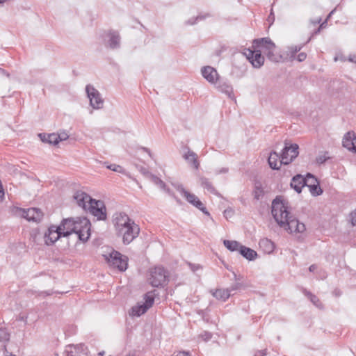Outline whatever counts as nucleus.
Returning <instances> with one entry per match:
<instances>
[{"label":"nucleus","instance_id":"obj_35","mask_svg":"<svg viewBox=\"0 0 356 356\" xmlns=\"http://www.w3.org/2000/svg\"><path fill=\"white\" fill-rule=\"evenodd\" d=\"M309 188L310 193L314 196L319 195L323 193V191L318 185V182L315 185L310 186Z\"/></svg>","mask_w":356,"mask_h":356},{"label":"nucleus","instance_id":"obj_50","mask_svg":"<svg viewBox=\"0 0 356 356\" xmlns=\"http://www.w3.org/2000/svg\"><path fill=\"white\" fill-rule=\"evenodd\" d=\"M266 353L264 351H258L255 353L254 356H265Z\"/></svg>","mask_w":356,"mask_h":356},{"label":"nucleus","instance_id":"obj_21","mask_svg":"<svg viewBox=\"0 0 356 356\" xmlns=\"http://www.w3.org/2000/svg\"><path fill=\"white\" fill-rule=\"evenodd\" d=\"M69 347L73 349L68 351L67 356H88L87 348L83 344Z\"/></svg>","mask_w":356,"mask_h":356},{"label":"nucleus","instance_id":"obj_26","mask_svg":"<svg viewBox=\"0 0 356 356\" xmlns=\"http://www.w3.org/2000/svg\"><path fill=\"white\" fill-rule=\"evenodd\" d=\"M213 296H214L216 299L225 301L230 296V290L229 289H216V291H211Z\"/></svg>","mask_w":356,"mask_h":356},{"label":"nucleus","instance_id":"obj_4","mask_svg":"<svg viewBox=\"0 0 356 356\" xmlns=\"http://www.w3.org/2000/svg\"><path fill=\"white\" fill-rule=\"evenodd\" d=\"M252 48H257L259 51L266 55L268 58L273 62H277L280 58L275 51V44L268 38L256 39L253 41Z\"/></svg>","mask_w":356,"mask_h":356},{"label":"nucleus","instance_id":"obj_41","mask_svg":"<svg viewBox=\"0 0 356 356\" xmlns=\"http://www.w3.org/2000/svg\"><path fill=\"white\" fill-rule=\"evenodd\" d=\"M229 171V169L227 168H221L220 169H218L216 170V175H220V174H225V173H227Z\"/></svg>","mask_w":356,"mask_h":356},{"label":"nucleus","instance_id":"obj_24","mask_svg":"<svg viewBox=\"0 0 356 356\" xmlns=\"http://www.w3.org/2000/svg\"><path fill=\"white\" fill-rule=\"evenodd\" d=\"M199 182L202 187H203L204 189H207V191L212 194H214L217 196H219L220 194L217 191V190L215 188V187L213 186L211 181L204 177H201L199 179Z\"/></svg>","mask_w":356,"mask_h":356},{"label":"nucleus","instance_id":"obj_9","mask_svg":"<svg viewBox=\"0 0 356 356\" xmlns=\"http://www.w3.org/2000/svg\"><path fill=\"white\" fill-rule=\"evenodd\" d=\"M13 212L19 216H21L29 221L39 222L42 220L43 214L42 211L36 208H29L24 209L19 207H14Z\"/></svg>","mask_w":356,"mask_h":356},{"label":"nucleus","instance_id":"obj_19","mask_svg":"<svg viewBox=\"0 0 356 356\" xmlns=\"http://www.w3.org/2000/svg\"><path fill=\"white\" fill-rule=\"evenodd\" d=\"M73 218L64 219L60 225L58 226L60 231H62L63 236H67L73 233Z\"/></svg>","mask_w":356,"mask_h":356},{"label":"nucleus","instance_id":"obj_40","mask_svg":"<svg viewBox=\"0 0 356 356\" xmlns=\"http://www.w3.org/2000/svg\"><path fill=\"white\" fill-rule=\"evenodd\" d=\"M200 337L205 341H209L211 338V334L209 332H205L204 334L200 335Z\"/></svg>","mask_w":356,"mask_h":356},{"label":"nucleus","instance_id":"obj_30","mask_svg":"<svg viewBox=\"0 0 356 356\" xmlns=\"http://www.w3.org/2000/svg\"><path fill=\"white\" fill-rule=\"evenodd\" d=\"M305 181V186L309 188L312 186L318 183L317 179L311 174L308 173L306 177H304Z\"/></svg>","mask_w":356,"mask_h":356},{"label":"nucleus","instance_id":"obj_3","mask_svg":"<svg viewBox=\"0 0 356 356\" xmlns=\"http://www.w3.org/2000/svg\"><path fill=\"white\" fill-rule=\"evenodd\" d=\"M73 197L79 207L89 211L98 220L106 218V208L103 202L93 200L89 195L81 191H76Z\"/></svg>","mask_w":356,"mask_h":356},{"label":"nucleus","instance_id":"obj_34","mask_svg":"<svg viewBox=\"0 0 356 356\" xmlns=\"http://www.w3.org/2000/svg\"><path fill=\"white\" fill-rule=\"evenodd\" d=\"M104 165L106 168L120 173H124V170L123 168L117 164H108L107 163H104Z\"/></svg>","mask_w":356,"mask_h":356},{"label":"nucleus","instance_id":"obj_60","mask_svg":"<svg viewBox=\"0 0 356 356\" xmlns=\"http://www.w3.org/2000/svg\"><path fill=\"white\" fill-rule=\"evenodd\" d=\"M7 356H15V355H13V354H10L9 355H7Z\"/></svg>","mask_w":356,"mask_h":356},{"label":"nucleus","instance_id":"obj_28","mask_svg":"<svg viewBox=\"0 0 356 356\" xmlns=\"http://www.w3.org/2000/svg\"><path fill=\"white\" fill-rule=\"evenodd\" d=\"M259 245L265 249V251L270 253L273 251L275 248L274 243L268 238L261 239L259 241Z\"/></svg>","mask_w":356,"mask_h":356},{"label":"nucleus","instance_id":"obj_27","mask_svg":"<svg viewBox=\"0 0 356 356\" xmlns=\"http://www.w3.org/2000/svg\"><path fill=\"white\" fill-rule=\"evenodd\" d=\"M41 140L43 142L48 143L49 144L56 145L59 143V136L56 134H39Z\"/></svg>","mask_w":356,"mask_h":356},{"label":"nucleus","instance_id":"obj_16","mask_svg":"<svg viewBox=\"0 0 356 356\" xmlns=\"http://www.w3.org/2000/svg\"><path fill=\"white\" fill-rule=\"evenodd\" d=\"M202 74L204 78L211 83H215L218 79V74L216 69L211 66L202 68Z\"/></svg>","mask_w":356,"mask_h":356},{"label":"nucleus","instance_id":"obj_42","mask_svg":"<svg viewBox=\"0 0 356 356\" xmlns=\"http://www.w3.org/2000/svg\"><path fill=\"white\" fill-rule=\"evenodd\" d=\"M306 58H307V54L304 52H301L298 55L297 60L299 62H302V61L305 60L306 59Z\"/></svg>","mask_w":356,"mask_h":356},{"label":"nucleus","instance_id":"obj_17","mask_svg":"<svg viewBox=\"0 0 356 356\" xmlns=\"http://www.w3.org/2000/svg\"><path fill=\"white\" fill-rule=\"evenodd\" d=\"M343 146L350 151L355 149L356 143V134L354 131L347 132L343 138Z\"/></svg>","mask_w":356,"mask_h":356},{"label":"nucleus","instance_id":"obj_6","mask_svg":"<svg viewBox=\"0 0 356 356\" xmlns=\"http://www.w3.org/2000/svg\"><path fill=\"white\" fill-rule=\"evenodd\" d=\"M168 273L161 266H156L150 269L147 280L153 287L161 286L166 282Z\"/></svg>","mask_w":356,"mask_h":356},{"label":"nucleus","instance_id":"obj_58","mask_svg":"<svg viewBox=\"0 0 356 356\" xmlns=\"http://www.w3.org/2000/svg\"><path fill=\"white\" fill-rule=\"evenodd\" d=\"M271 15H272V13H270V16H268V18H269V19H272Z\"/></svg>","mask_w":356,"mask_h":356},{"label":"nucleus","instance_id":"obj_37","mask_svg":"<svg viewBox=\"0 0 356 356\" xmlns=\"http://www.w3.org/2000/svg\"><path fill=\"white\" fill-rule=\"evenodd\" d=\"M10 335L5 329H0V341H8Z\"/></svg>","mask_w":356,"mask_h":356},{"label":"nucleus","instance_id":"obj_11","mask_svg":"<svg viewBox=\"0 0 356 356\" xmlns=\"http://www.w3.org/2000/svg\"><path fill=\"white\" fill-rule=\"evenodd\" d=\"M86 92L90 100V105L94 109H100L103 107L104 99H102L99 92L92 85H87Z\"/></svg>","mask_w":356,"mask_h":356},{"label":"nucleus","instance_id":"obj_18","mask_svg":"<svg viewBox=\"0 0 356 356\" xmlns=\"http://www.w3.org/2000/svg\"><path fill=\"white\" fill-rule=\"evenodd\" d=\"M151 181L158 186L161 189L163 190L166 193H168L170 195L172 196L177 204H181V201L180 199L177 198L173 193H171L169 188H167L165 184L159 177L155 175H152L150 176Z\"/></svg>","mask_w":356,"mask_h":356},{"label":"nucleus","instance_id":"obj_59","mask_svg":"<svg viewBox=\"0 0 356 356\" xmlns=\"http://www.w3.org/2000/svg\"><path fill=\"white\" fill-rule=\"evenodd\" d=\"M271 15H272V13H270V16H268V18H269V19H272Z\"/></svg>","mask_w":356,"mask_h":356},{"label":"nucleus","instance_id":"obj_13","mask_svg":"<svg viewBox=\"0 0 356 356\" xmlns=\"http://www.w3.org/2000/svg\"><path fill=\"white\" fill-rule=\"evenodd\" d=\"M261 53L257 48H253V50L248 49L245 53L247 58L256 68L261 67L264 63V57L261 56Z\"/></svg>","mask_w":356,"mask_h":356},{"label":"nucleus","instance_id":"obj_1","mask_svg":"<svg viewBox=\"0 0 356 356\" xmlns=\"http://www.w3.org/2000/svg\"><path fill=\"white\" fill-rule=\"evenodd\" d=\"M271 212L280 227L289 233H302L305 230V225L291 215L288 210V202L281 197L273 201Z\"/></svg>","mask_w":356,"mask_h":356},{"label":"nucleus","instance_id":"obj_39","mask_svg":"<svg viewBox=\"0 0 356 356\" xmlns=\"http://www.w3.org/2000/svg\"><path fill=\"white\" fill-rule=\"evenodd\" d=\"M59 136V141L65 140L68 138L69 136L66 132H62L59 134H57Z\"/></svg>","mask_w":356,"mask_h":356},{"label":"nucleus","instance_id":"obj_29","mask_svg":"<svg viewBox=\"0 0 356 356\" xmlns=\"http://www.w3.org/2000/svg\"><path fill=\"white\" fill-rule=\"evenodd\" d=\"M223 243L225 246L231 251L239 250L240 247L242 246L236 241L224 240Z\"/></svg>","mask_w":356,"mask_h":356},{"label":"nucleus","instance_id":"obj_36","mask_svg":"<svg viewBox=\"0 0 356 356\" xmlns=\"http://www.w3.org/2000/svg\"><path fill=\"white\" fill-rule=\"evenodd\" d=\"M302 45H292L288 47V55L293 57L298 51L302 49Z\"/></svg>","mask_w":356,"mask_h":356},{"label":"nucleus","instance_id":"obj_31","mask_svg":"<svg viewBox=\"0 0 356 356\" xmlns=\"http://www.w3.org/2000/svg\"><path fill=\"white\" fill-rule=\"evenodd\" d=\"M253 195L256 200H259L264 195V191L261 184H256Z\"/></svg>","mask_w":356,"mask_h":356},{"label":"nucleus","instance_id":"obj_12","mask_svg":"<svg viewBox=\"0 0 356 356\" xmlns=\"http://www.w3.org/2000/svg\"><path fill=\"white\" fill-rule=\"evenodd\" d=\"M298 145L297 144H292L288 145L285 143V147L281 154V163L288 165L293 161L298 155Z\"/></svg>","mask_w":356,"mask_h":356},{"label":"nucleus","instance_id":"obj_56","mask_svg":"<svg viewBox=\"0 0 356 356\" xmlns=\"http://www.w3.org/2000/svg\"><path fill=\"white\" fill-rule=\"evenodd\" d=\"M104 351H103V352L99 353V355H100L101 356H103V355H104Z\"/></svg>","mask_w":356,"mask_h":356},{"label":"nucleus","instance_id":"obj_57","mask_svg":"<svg viewBox=\"0 0 356 356\" xmlns=\"http://www.w3.org/2000/svg\"><path fill=\"white\" fill-rule=\"evenodd\" d=\"M353 152L356 153V146H355V149H353Z\"/></svg>","mask_w":356,"mask_h":356},{"label":"nucleus","instance_id":"obj_32","mask_svg":"<svg viewBox=\"0 0 356 356\" xmlns=\"http://www.w3.org/2000/svg\"><path fill=\"white\" fill-rule=\"evenodd\" d=\"M304 293L305 296H307L308 298H309L310 300L313 302L314 305H316L317 307H321V303L319 301L318 298L312 294L310 292L305 290Z\"/></svg>","mask_w":356,"mask_h":356},{"label":"nucleus","instance_id":"obj_33","mask_svg":"<svg viewBox=\"0 0 356 356\" xmlns=\"http://www.w3.org/2000/svg\"><path fill=\"white\" fill-rule=\"evenodd\" d=\"M329 152H323L320 153L316 159V161L318 164H323L327 160L330 159Z\"/></svg>","mask_w":356,"mask_h":356},{"label":"nucleus","instance_id":"obj_62","mask_svg":"<svg viewBox=\"0 0 356 356\" xmlns=\"http://www.w3.org/2000/svg\"><path fill=\"white\" fill-rule=\"evenodd\" d=\"M2 184L1 181L0 180V185Z\"/></svg>","mask_w":356,"mask_h":356},{"label":"nucleus","instance_id":"obj_53","mask_svg":"<svg viewBox=\"0 0 356 356\" xmlns=\"http://www.w3.org/2000/svg\"><path fill=\"white\" fill-rule=\"evenodd\" d=\"M316 268V266L312 265V266H310L309 269V271L313 272Z\"/></svg>","mask_w":356,"mask_h":356},{"label":"nucleus","instance_id":"obj_8","mask_svg":"<svg viewBox=\"0 0 356 356\" xmlns=\"http://www.w3.org/2000/svg\"><path fill=\"white\" fill-rule=\"evenodd\" d=\"M144 299L145 302H138L137 305L131 307L129 312V316L132 317H139L153 305L154 298L152 294H146Z\"/></svg>","mask_w":356,"mask_h":356},{"label":"nucleus","instance_id":"obj_43","mask_svg":"<svg viewBox=\"0 0 356 356\" xmlns=\"http://www.w3.org/2000/svg\"><path fill=\"white\" fill-rule=\"evenodd\" d=\"M204 18V16L199 15V16L196 17L195 20L193 19V21H192V19H189L187 22V24L193 25V24H194L195 23L196 20L202 19Z\"/></svg>","mask_w":356,"mask_h":356},{"label":"nucleus","instance_id":"obj_46","mask_svg":"<svg viewBox=\"0 0 356 356\" xmlns=\"http://www.w3.org/2000/svg\"><path fill=\"white\" fill-rule=\"evenodd\" d=\"M4 191L2 184L0 185V200H2L4 198Z\"/></svg>","mask_w":356,"mask_h":356},{"label":"nucleus","instance_id":"obj_55","mask_svg":"<svg viewBox=\"0 0 356 356\" xmlns=\"http://www.w3.org/2000/svg\"><path fill=\"white\" fill-rule=\"evenodd\" d=\"M8 0H0V4H3V3L8 1Z\"/></svg>","mask_w":356,"mask_h":356},{"label":"nucleus","instance_id":"obj_38","mask_svg":"<svg viewBox=\"0 0 356 356\" xmlns=\"http://www.w3.org/2000/svg\"><path fill=\"white\" fill-rule=\"evenodd\" d=\"M350 218L351 224L356 226V209L350 213Z\"/></svg>","mask_w":356,"mask_h":356},{"label":"nucleus","instance_id":"obj_5","mask_svg":"<svg viewBox=\"0 0 356 356\" xmlns=\"http://www.w3.org/2000/svg\"><path fill=\"white\" fill-rule=\"evenodd\" d=\"M73 233L76 234L81 241H86L90 235V222L85 217L74 219Z\"/></svg>","mask_w":356,"mask_h":356},{"label":"nucleus","instance_id":"obj_54","mask_svg":"<svg viewBox=\"0 0 356 356\" xmlns=\"http://www.w3.org/2000/svg\"><path fill=\"white\" fill-rule=\"evenodd\" d=\"M323 24H324V23L321 24L320 25V26L318 27V29H317V30L314 33V34H316V33H318V32H320V30H321V29L323 27Z\"/></svg>","mask_w":356,"mask_h":356},{"label":"nucleus","instance_id":"obj_22","mask_svg":"<svg viewBox=\"0 0 356 356\" xmlns=\"http://www.w3.org/2000/svg\"><path fill=\"white\" fill-rule=\"evenodd\" d=\"M268 161L270 167L273 170H279L282 164L281 163V156L275 152H270Z\"/></svg>","mask_w":356,"mask_h":356},{"label":"nucleus","instance_id":"obj_25","mask_svg":"<svg viewBox=\"0 0 356 356\" xmlns=\"http://www.w3.org/2000/svg\"><path fill=\"white\" fill-rule=\"evenodd\" d=\"M239 252L243 257L250 261L255 259L257 256L256 251L243 245L240 247Z\"/></svg>","mask_w":356,"mask_h":356},{"label":"nucleus","instance_id":"obj_7","mask_svg":"<svg viewBox=\"0 0 356 356\" xmlns=\"http://www.w3.org/2000/svg\"><path fill=\"white\" fill-rule=\"evenodd\" d=\"M108 265L120 271H124L127 268L128 258L117 251H112L109 255L106 256Z\"/></svg>","mask_w":356,"mask_h":356},{"label":"nucleus","instance_id":"obj_14","mask_svg":"<svg viewBox=\"0 0 356 356\" xmlns=\"http://www.w3.org/2000/svg\"><path fill=\"white\" fill-rule=\"evenodd\" d=\"M63 236L62 231L58 227L52 225L49 227L44 233V241L48 245L54 244L60 237Z\"/></svg>","mask_w":356,"mask_h":356},{"label":"nucleus","instance_id":"obj_61","mask_svg":"<svg viewBox=\"0 0 356 356\" xmlns=\"http://www.w3.org/2000/svg\"><path fill=\"white\" fill-rule=\"evenodd\" d=\"M337 59H338V57H335L334 60H337Z\"/></svg>","mask_w":356,"mask_h":356},{"label":"nucleus","instance_id":"obj_20","mask_svg":"<svg viewBox=\"0 0 356 356\" xmlns=\"http://www.w3.org/2000/svg\"><path fill=\"white\" fill-rule=\"evenodd\" d=\"M291 186L298 193H301L302 188L305 186L304 177L301 175L294 176L291 181Z\"/></svg>","mask_w":356,"mask_h":356},{"label":"nucleus","instance_id":"obj_23","mask_svg":"<svg viewBox=\"0 0 356 356\" xmlns=\"http://www.w3.org/2000/svg\"><path fill=\"white\" fill-rule=\"evenodd\" d=\"M184 159L188 162V163L193 165V167L197 170L200 166V163L197 160V155L193 151L188 150L183 155Z\"/></svg>","mask_w":356,"mask_h":356},{"label":"nucleus","instance_id":"obj_48","mask_svg":"<svg viewBox=\"0 0 356 356\" xmlns=\"http://www.w3.org/2000/svg\"><path fill=\"white\" fill-rule=\"evenodd\" d=\"M239 285H240V284H239L238 283H236V284H235L232 285V286L230 288H229L228 289H229V290H230V292H231V291H234V290L238 289V287H239Z\"/></svg>","mask_w":356,"mask_h":356},{"label":"nucleus","instance_id":"obj_15","mask_svg":"<svg viewBox=\"0 0 356 356\" xmlns=\"http://www.w3.org/2000/svg\"><path fill=\"white\" fill-rule=\"evenodd\" d=\"M104 41L106 45L111 49H115L120 47V38L117 32L110 31L104 35Z\"/></svg>","mask_w":356,"mask_h":356},{"label":"nucleus","instance_id":"obj_44","mask_svg":"<svg viewBox=\"0 0 356 356\" xmlns=\"http://www.w3.org/2000/svg\"><path fill=\"white\" fill-rule=\"evenodd\" d=\"M222 91L229 95L232 92V88L228 85H225V88Z\"/></svg>","mask_w":356,"mask_h":356},{"label":"nucleus","instance_id":"obj_10","mask_svg":"<svg viewBox=\"0 0 356 356\" xmlns=\"http://www.w3.org/2000/svg\"><path fill=\"white\" fill-rule=\"evenodd\" d=\"M177 191L187 200L188 202L202 211L204 214L209 215L204 204L193 193L186 191L182 186H177Z\"/></svg>","mask_w":356,"mask_h":356},{"label":"nucleus","instance_id":"obj_49","mask_svg":"<svg viewBox=\"0 0 356 356\" xmlns=\"http://www.w3.org/2000/svg\"><path fill=\"white\" fill-rule=\"evenodd\" d=\"M141 149H142L144 152H147V153L149 154V156L150 157H152V152H151V151H150V149H148V148H147V147H142Z\"/></svg>","mask_w":356,"mask_h":356},{"label":"nucleus","instance_id":"obj_52","mask_svg":"<svg viewBox=\"0 0 356 356\" xmlns=\"http://www.w3.org/2000/svg\"><path fill=\"white\" fill-rule=\"evenodd\" d=\"M321 19L318 18L315 21H312V23L314 24H319L321 22Z\"/></svg>","mask_w":356,"mask_h":356},{"label":"nucleus","instance_id":"obj_51","mask_svg":"<svg viewBox=\"0 0 356 356\" xmlns=\"http://www.w3.org/2000/svg\"><path fill=\"white\" fill-rule=\"evenodd\" d=\"M0 74H2V75H5V76H9V74L8 72H6L4 70L0 68Z\"/></svg>","mask_w":356,"mask_h":356},{"label":"nucleus","instance_id":"obj_47","mask_svg":"<svg viewBox=\"0 0 356 356\" xmlns=\"http://www.w3.org/2000/svg\"><path fill=\"white\" fill-rule=\"evenodd\" d=\"M348 60L353 63L356 64V56L355 55H350L348 57Z\"/></svg>","mask_w":356,"mask_h":356},{"label":"nucleus","instance_id":"obj_45","mask_svg":"<svg viewBox=\"0 0 356 356\" xmlns=\"http://www.w3.org/2000/svg\"><path fill=\"white\" fill-rule=\"evenodd\" d=\"M172 356H191L190 354L185 351H180L176 355Z\"/></svg>","mask_w":356,"mask_h":356},{"label":"nucleus","instance_id":"obj_2","mask_svg":"<svg viewBox=\"0 0 356 356\" xmlns=\"http://www.w3.org/2000/svg\"><path fill=\"white\" fill-rule=\"evenodd\" d=\"M113 225L117 235L122 238V241L125 244L130 243L139 234L138 225L124 213L115 214Z\"/></svg>","mask_w":356,"mask_h":356}]
</instances>
